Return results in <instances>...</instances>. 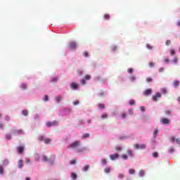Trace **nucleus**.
<instances>
[{
  "instance_id": "obj_9",
  "label": "nucleus",
  "mask_w": 180,
  "mask_h": 180,
  "mask_svg": "<svg viewBox=\"0 0 180 180\" xmlns=\"http://www.w3.org/2000/svg\"><path fill=\"white\" fill-rule=\"evenodd\" d=\"M161 123H162V124H168L169 123V120H168V118H162L160 120Z\"/></svg>"
},
{
  "instance_id": "obj_33",
  "label": "nucleus",
  "mask_w": 180,
  "mask_h": 180,
  "mask_svg": "<svg viewBox=\"0 0 180 180\" xmlns=\"http://www.w3.org/2000/svg\"><path fill=\"white\" fill-rule=\"evenodd\" d=\"M101 162L104 164V165H106V164L108 163V160H106V159H102Z\"/></svg>"
},
{
  "instance_id": "obj_61",
  "label": "nucleus",
  "mask_w": 180,
  "mask_h": 180,
  "mask_svg": "<svg viewBox=\"0 0 180 180\" xmlns=\"http://www.w3.org/2000/svg\"><path fill=\"white\" fill-rule=\"evenodd\" d=\"M81 83L82 85H85L86 82H85V79H83L82 81H81Z\"/></svg>"
},
{
  "instance_id": "obj_51",
  "label": "nucleus",
  "mask_w": 180,
  "mask_h": 180,
  "mask_svg": "<svg viewBox=\"0 0 180 180\" xmlns=\"http://www.w3.org/2000/svg\"><path fill=\"white\" fill-rule=\"evenodd\" d=\"M146 47H147V49H148L149 50L153 49V46H151V45H150V44H147V45H146Z\"/></svg>"
},
{
  "instance_id": "obj_10",
  "label": "nucleus",
  "mask_w": 180,
  "mask_h": 180,
  "mask_svg": "<svg viewBox=\"0 0 180 180\" xmlns=\"http://www.w3.org/2000/svg\"><path fill=\"white\" fill-rule=\"evenodd\" d=\"M152 92L153 91L150 89H148L143 92V95H145V96H148V95H151Z\"/></svg>"
},
{
  "instance_id": "obj_46",
  "label": "nucleus",
  "mask_w": 180,
  "mask_h": 180,
  "mask_svg": "<svg viewBox=\"0 0 180 180\" xmlns=\"http://www.w3.org/2000/svg\"><path fill=\"white\" fill-rule=\"evenodd\" d=\"M44 101L45 102H47V101H49V96H44Z\"/></svg>"
},
{
  "instance_id": "obj_32",
  "label": "nucleus",
  "mask_w": 180,
  "mask_h": 180,
  "mask_svg": "<svg viewBox=\"0 0 180 180\" xmlns=\"http://www.w3.org/2000/svg\"><path fill=\"white\" fill-rule=\"evenodd\" d=\"M157 134H158V129H155L153 132V135L155 137L157 136Z\"/></svg>"
},
{
  "instance_id": "obj_35",
  "label": "nucleus",
  "mask_w": 180,
  "mask_h": 180,
  "mask_svg": "<svg viewBox=\"0 0 180 180\" xmlns=\"http://www.w3.org/2000/svg\"><path fill=\"white\" fill-rule=\"evenodd\" d=\"M84 79H86V80H89V79H91V75H86L85 76V77H84Z\"/></svg>"
},
{
  "instance_id": "obj_11",
  "label": "nucleus",
  "mask_w": 180,
  "mask_h": 180,
  "mask_svg": "<svg viewBox=\"0 0 180 180\" xmlns=\"http://www.w3.org/2000/svg\"><path fill=\"white\" fill-rule=\"evenodd\" d=\"M70 87L72 89H78V84L75 82L71 84Z\"/></svg>"
},
{
  "instance_id": "obj_21",
  "label": "nucleus",
  "mask_w": 180,
  "mask_h": 180,
  "mask_svg": "<svg viewBox=\"0 0 180 180\" xmlns=\"http://www.w3.org/2000/svg\"><path fill=\"white\" fill-rule=\"evenodd\" d=\"M139 175V176H144V175H145L144 170H140Z\"/></svg>"
},
{
  "instance_id": "obj_36",
  "label": "nucleus",
  "mask_w": 180,
  "mask_h": 180,
  "mask_svg": "<svg viewBox=\"0 0 180 180\" xmlns=\"http://www.w3.org/2000/svg\"><path fill=\"white\" fill-rule=\"evenodd\" d=\"M115 150L116 151H122V147H120V146H117V147L115 148Z\"/></svg>"
},
{
  "instance_id": "obj_28",
  "label": "nucleus",
  "mask_w": 180,
  "mask_h": 180,
  "mask_svg": "<svg viewBox=\"0 0 180 180\" xmlns=\"http://www.w3.org/2000/svg\"><path fill=\"white\" fill-rule=\"evenodd\" d=\"M174 86H178L179 85V81L175 80L173 83Z\"/></svg>"
},
{
  "instance_id": "obj_40",
  "label": "nucleus",
  "mask_w": 180,
  "mask_h": 180,
  "mask_svg": "<svg viewBox=\"0 0 180 180\" xmlns=\"http://www.w3.org/2000/svg\"><path fill=\"white\" fill-rule=\"evenodd\" d=\"M170 54H171V56H174L175 55V51L174 49H170Z\"/></svg>"
},
{
  "instance_id": "obj_20",
  "label": "nucleus",
  "mask_w": 180,
  "mask_h": 180,
  "mask_svg": "<svg viewBox=\"0 0 180 180\" xmlns=\"http://www.w3.org/2000/svg\"><path fill=\"white\" fill-rule=\"evenodd\" d=\"M104 19L105 20H109V19H110V15H109V14H105Z\"/></svg>"
},
{
  "instance_id": "obj_26",
  "label": "nucleus",
  "mask_w": 180,
  "mask_h": 180,
  "mask_svg": "<svg viewBox=\"0 0 180 180\" xmlns=\"http://www.w3.org/2000/svg\"><path fill=\"white\" fill-rule=\"evenodd\" d=\"M129 79H130V81H131V82H134V81H136V77L132 75V76L129 77Z\"/></svg>"
},
{
  "instance_id": "obj_34",
  "label": "nucleus",
  "mask_w": 180,
  "mask_h": 180,
  "mask_svg": "<svg viewBox=\"0 0 180 180\" xmlns=\"http://www.w3.org/2000/svg\"><path fill=\"white\" fill-rule=\"evenodd\" d=\"M99 109H105V105L103 104H98Z\"/></svg>"
},
{
  "instance_id": "obj_57",
  "label": "nucleus",
  "mask_w": 180,
  "mask_h": 180,
  "mask_svg": "<svg viewBox=\"0 0 180 180\" xmlns=\"http://www.w3.org/2000/svg\"><path fill=\"white\" fill-rule=\"evenodd\" d=\"M73 104H74L75 105H79V101H75V102L73 103Z\"/></svg>"
},
{
  "instance_id": "obj_54",
  "label": "nucleus",
  "mask_w": 180,
  "mask_h": 180,
  "mask_svg": "<svg viewBox=\"0 0 180 180\" xmlns=\"http://www.w3.org/2000/svg\"><path fill=\"white\" fill-rule=\"evenodd\" d=\"M133 71H134V70H133L132 68L128 69V72H129V74H131V73L133 72Z\"/></svg>"
},
{
  "instance_id": "obj_7",
  "label": "nucleus",
  "mask_w": 180,
  "mask_h": 180,
  "mask_svg": "<svg viewBox=\"0 0 180 180\" xmlns=\"http://www.w3.org/2000/svg\"><path fill=\"white\" fill-rule=\"evenodd\" d=\"M14 136H18V134H25V132H23V130L18 129L13 131Z\"/></svg>"
},
{
  "instance_id": "obj_4",
  "label": "nucleus",
  "mask_w": 180,
  "mask_h": 180,
  "mask_svg": "<svg viewBox=\"0 0 180 180\" xmlns=\"http://www.w3.org/2000/svg\"><path fill=\"white\" fill-rule=\"evenodd\" d=\"M46 126L48 127H51V126H58V122L56 120L53 122H46Z\"/></svg>"
},
{
  "instance_id": "obj_16",
  "label": "nucleus",
  "mask_w": 180,
  "mask_h": 180,
  "mask_svg": "<svg viewBox=\"0 0 180 180\" xmlns=\"http://www.w3.org/2000/svg\"><path fill=\"white\" fill-rule=\"evenodd\" d=\"M18 167L23 168V161H22L21 160L18 161Z\"/></svg>"
},
{
  "instance_id": "obj_56",
  "label": "nucleus",
  "mask_w": 180,
  "mask_h": 180,
  "mask_svg": "<svg viewBox=\"0 0 180 180\" xmlns=\"http://www.w3.org/2000/svg\"><path fill=\"white\" fill-rule=\"evenodd\" d=\"M176 144H180V138L176 139Z\"/></svg>"
},
{
  "instance_id": "obj_42",
  "label": "nucleus",
  "mask_w": 180,
  "mask_h": 180,
  "mask_svg": "<svg viewBox=\"0 0 180 180\" xmlns=\"http://www.w3.org/2000/svg\"><path fill=\"white\" fill-rule=\"evenodd\" d=\"M117 46H112L111 47V50H112V51H115V50H117Z\"/></svg>"
},
{
  "instance_id": "obj_6",
  "label": "nucleus",
  "mask_w": 180,
  "mask_h": 180,
  "mask_svg": "<svg viewBox=\"0 0 180 180\" xmlns=\"http://www.w3.org/2000/svg\"><path fill=\"white\" fill-rule=\"evenodd\" d=\"M69 47L70 50H74V49H76L77 47V43L74 42V41H71L69 44Z\"/></svg>"
},
{
  "instance_id": "obj_41",
  "label": "nucleus",
  "mask_w": 180,
  "mask_h": 180,
  "mask_svg": "<svg viewBox=\"0 0 180 180\" xmlns=\"http://www.w3.org/2000/svg\"><path fill=\"white\" fill-rule=\"evenodd\" d=\"M127 154H129L130 157H133V152L131 150H127Z\"/></svg>"
},
{
  "instance_id": "obj_30",
  "label": "nucleus",
  "mask_w": 180,
  "mask_h": 180,
  "mask_svg": "<svg viewBox=\"0 0 180 180\" xmlns=\"http://www.w3.org/2000/svg\"><path fill=\"white\" fill-rule=\"evenodd\" d=\"M136 103V101L134 100H130L129 101V105L132 106V105H134Z\"/></svg>"
},
{
  "instance_id": "obj_29",
  "label": "nucleus",
  "mask_w": 180,
  "mask_h": 180,
  "mask_svg": "<svg viewBox=\"0 0 180 180\" xmlns=\"http://www.w3.org/2000/svg\"><path fill=\"white\" fill-rule=\"evenodd\" d=\"M153 157H154L155 158H158V152H154L152 154Z\"/></svg>"
},
{
  "instance_id": "obj_22",
  "label": "nucleus",
  "mask_w": 180,
  "mask_h": 180,
  "mask_svg": "<svg viewBox=\"0 0 180 180\" xmlns=\"http://www.w3.org/2000/svg\"><path fill=\"white\" fill-rule=\"evenodd\" d=\"M45 139H44V136H41V135L38 137V140H39V141H44Z\"/></svg>"
},
{
  "instance_id": "obj_59",
  "label": "nucleus",
  "mask_w": 180,
  "mask_h": 180,
  "mask_svg": "<svg viewBox=\"0 0 180 180\" xmlns=\"http://www.w3.org/2000/svg\"><path fill=\"white\" fill-rule=\"evenodd\" d=\"M149 66H150V67H154V63H153V62H149Z\"/></svg>"
},
{
  "instance_id": "obj_53",
  "label": "nucleus",
  "mask_w": 180,
  "mask_h": 180,
  "mask_svg": "<svg viewBox=\"0 0 180 180\" xmlns=\"http://www.w3.org/2000/svg\"><path fill=\"white\" fill-rule=\"evenodd\" d=\"M83 56H84V57H88V52L84 51V52L83 53Z\"/></svg>"
},
{
  "instance_id": "obj_14",
  "label": "nucleus",
  "mask_w": 180,
  "mask_h": 180,
  "mask_svg": "<svg viewBox=\"0 0 180 180\" xmlns=\"http://www.w3.org/2000/svg\"><path fill=\"white\" fill-rule=\"evenodd\" d=\"M90 134H84L82 136V139L84 140L85 139H88L89 137H90Z\"/></svg>"
},
{
  "instance_id": "obj_37",
  "label": "nucleus",
  "mask_w": 180,
  "mask_h": 180,
  "mask_svg": "<svg viewBox=\"0 0 180 180\" xmlns=\"http://www.w3.org/2000/svg\"><path fill=\"white\" fill-rule=\"evenodd\" d=\"M102 119H108V114H103L101 115Z\"/></svg>"
},
{
  "instance_id": "obj_13",
  "label": "nucleus",
  "mask_w": 180,
  "mask_h": 180,
  "mask_svg": "<svg viewBox=\"0 0 180 180\" xmlns=\"http://www.w3.org/2000/svg\"><path fill=\"white\" fill-rule=\"evenodd\" d=\"M89 168H91V166H89V165H86L83 167L82 171L84 172H86V171H88Z\"/></svg>"
},
{
  "instance_id": "obj_8",
  "label": "nucleus",
  "mask_w": 180,
  "mask_h": 180,
  "mask_svg": "<svg viewBox=\"0 0 180 180\" xmlns=\"http://www.w3.org/2000/svg\"><path fill=\"white\" fill-rule=\"evenodd\" d=\"M110 158L112 160V161L117 160L119 158V155L117 153L110 155Z\"/></svg>"
},
{
  "instance_id": "obj_12",
  "label": "nucleus",
  "mask_w": 180,
  "mask_h": 180,
  "mask_svg": "<svg viewBox=\"0 0 180 180\" xmlns=\"http://www.w3.org/2000/svg\"><path fill=\"white\" fill-rule=\"evenodd\" d=\"M17 150H18V153L19 154H22L23 153L24 148H23V146H18L17 148Z\"/></svg>"
},
{
  "instance_id": "obj_45",
  "label": "nucleus",
  "mask_w": 180,
  "mask_h": 180,
  "mask_svg": "<svg viewBox=\"0 0 180 180\" xmlns=\"http://www.w3.org/2000/svg\"><path fill=\"white\" fill-rule=\"evenodd\" d=\"M170 141H172V143H175L176 140H175V137L172 136L170 138Z\"/></svg>"
},
{
  "instance_id": "obj_25",
  "label": "nucleus",
  "mask_w": 180,
  "mask_h": 180,
  "mask_svg": "<svg viewBox=\"0 0 180 180\" xmlns=\"http://www.w3.org/2000/svg\"><path fill=\"white\" fill-rule=\"evenodd\" d=\"M61 99H63V97H61V96H58L56 97V102H60V101H61Z\"/></svg>"
},
{
  "instance_id": "obj_23",
  "label": "nucleus",
  "mask_w": 180,
  "mask_h": 180,
  "mask_svg": "<svg viewBox=\"0 0 180 180\" xmlns=\"http://www.w3.org/2000/svg\"><path fill=\"white\" fill-rule=\"evenodd\" d=\"M27 89V85H26V84H22L21 85V89H23L24 91L26 90Z\"/></svg>"
},
{
  "instance_id": "obj_52",
  "label": "nucleus",
  "mask_w": 180,
  "mask_h": 180,
  "mask_svg": "<svg viewBox=\"0 0 180 180\" xmlns=\"http://www.w3.org/2000/svg\"><path fill=\"white\" fill-rule=\"evenodd\" d=\"M162 94H167V89H162Z\"/></svg>"
},
{
  "instance_id": "obj_48",
  "label": "nucleus",
  "mask_w": 180,
  "mask_h": 180,
  "mask_svg": "<svg viewBox=\"0 0 180 180\" xmlns=\"http://www.w3.org/2000/svg\"><path fill=\"white\" fill-rule=\"evenodd\" d=\"M118 176H119L120 179H123V178H124V174H119Z\"/></svg>"
},
{
  "instance_id": "obj_24",
  "label": "nucleus",
  "mask_w": 180,
  "mask_h": 180,
  "mask_svg": "<svg viewBox=\"0 0 180 180\" xmlns=\"http://www.w3.org/2000/svg\"><path fill=\"white\" fill-rule=\"evenodd\" d=\"M22 115H23V116H27V115H28V111H27V110H23L22 111Z\"/></svg>"
},
{
  "instance_id": "obj_47",
  "label": "nucleus",
  "mask_w": 180,
  "mask_h": 180,
  "mask_svg": "<svg viewBox=\"0 0 180 180\" xmlns=\"http://www.w3.org/2000/svg\"><path fill=\"white\" fill-rule=\"evenodd\" d=\"M173 63H174V64H176V63H178V58L176 57L174 58Z\"/></svg>"
},
{
  "instance_id": "obj_64",
  "label": "nucleus",
  "mask_w": 180,
  "mask_h": 180,
  "mask_svg": "<svg viewBox=\"0 0 180 180\" xmlns=\"http://www.w3.org/2000/svg\"><path fill=\"white\" fill-rule=\"evenodd\" d=\"M176 25H177V26H180V21L179 20L176 22Z\"/></svg>"
},
{
  "instance_id": "obj_62",
  "label": "nucleus",
  "mask_w": 180,
  "mask_h": 180,
  "mask_svg": "<svg viewBox=\"0 0 180 180\" xmlns=\"http://www.w3.org/2000/svg\"><path fill=\"white\" fill-rule=\"evenodd\" d=\"M141 112H144V110H146V108H144V106L141 107Z\"/></svg>"
},
{
  "instance_id": "obj_50",
  "label": "nucleus",
  "mask_w": 180,
  "mask_h": 180,
  "mask_svg": "<svg viewBox=\"0 0 180 180\" xmlns=\"http://www.w3.org/2000/svg\"><path fill=\"white\" fill-rule=\"evenodd\" d=\"M0 174H4V167L2 166H0Z\"/></svg>"
},
{
  "instance_id": "obj_5",
  "label": "nucleus",
  "mask_w": 180,
  "mask_h": 180,
  "mask_svg": "<svg viewBox=\"0 0 180 180\" xmlns=\"http://www.w3.org/2000/svg\"><path fill=\"white\" fill-rule=\"evenodd\" d=\"M152 98L154 102H158V98H161V94L160 93H156V94L155 96H153Z\"/></svg>"
},
{
  "instance_id": "obj_44",
  "label": "nucleus",
  "mask_w": 180,
  "mask_h": 180,
  "mask_svg": "<svg viewBox=\"0 0 180 180\" xmlns=\"http://www.w3.org/2000/svg\"><path fill=\"white\" fill-rule=\"evenodd\" d=\"M121 157H122V158H123V160H127V158H128L127 155H122Z\"/></svg>"
},
{
  "instance_id": "obj_39",
  "label": "nucleus",
  "mask_w": 180,
  "mask_h": 180,
  "mask_svg": "<svg viewBox=\"0 0 180 180\" xmlns=\"http://www.w3.org/2000/svg\"><path fill=\"white\" fill-rule=\"evenodd\" d=\"M146 81H147V82H153V78H151V77H147V78H146Z\"/></svg>"
},
{
  "instance_id": "obj_17",
  "label": "nucleus",
  "mask_w": 180,
  "mask_h": 180,
  "mask_svg": "<svg viewBox=\"0 0 180 180\" xmlns=\"http://www.w3.org/2000/svg\"><path fill=\"white\" fill-rule=\"evenodd\" d=\"M44 143H45V144H50V143H51V139L46 138L44 139Z\"/></svg>"
},
{
  "instance_id": "obj_1",
  "label": "nucleus",
  "mask_w": 180,
  "mask_h": 180,
  "mask_svg": "<svg viewBox=\"0 0 180 180\" xmlns=\"http://www.w3.org/2000/svg\"><path fill=\"white\" fill-rule=\"evenodd\" d=\"M68 148H72L73 150H75L77 153H82V151L86 150V148L81 147V141H76L71 143Z\"/></svg>"
},
{
  "instance_id": "obj_27",
  "label": "nucleus",
  "mask_w": 180,
  "mask_h": 180,
  "mask_svg": "<svg viewBox=\"0 0 180 180\" xmlns=\"http://www.w3.org/2000/svg\"><path fill=\"white\" fill-rule=\"evenodd\" d=\"M104 172H105V174H109V172H110V167H107L104 169Z\"/></svg>"
},
{
  "instance_id": "obj_38",
  "label": "nucleus",
  "mask_w": 180,
  "mask_h": 180,
  "mask_svg": "<svg viewBox=\"0 0 180 180\" xmlns=\"http://www.w3.org/2000/svg\"><path fill=\"white\" fill-rule=\"evenodd\" d=\"M70 164H71V165H74L77 164V160H71Z\"/></svg>"
},
{
  "instance_id": "obj_31",
  "label": "nucleus",
  "mask_w": 180,
  "mask_h": 180,
  "mask_svg": "<svg viewBox=\"0 0 180 180\" xmlns=\"http://www.w3.org/2000/svg\"><path fill=\"white\" fill-rule=\"evenodd\" d=\"M8 164H9V161L8 160H4V162H3V165H8Z\"/></svg>"
},
{
  "instance_id": "obj_15",
  "label": "nucleus",
  "mask_w": 180,
  "mask_h": 180,
  "mask_svg": "<svg viewBox=\"0 0 180 180\" xmlns=\"http://www.w3.org/2000/svg\"><path fill=\"white\" fill-rule=\"evenodd\" d=\"M71 178L72 179H77L78 178V176L75 173H71Z\"/></svg>"
},
{
  "instance_id": "obj_58",
  "label": "nucleus",
  "mask_w": 180,
  "mask_h": 180,
  "mask_svg": "<svg viewBox=\"0 0 180 180\" xmlns=\"http://www.w3.org/2000/svg\"><path fill=\"white\" fill-rule=\"evenodd\" d=\"M164 68H160V69H159V72H164Z\"/></svg>"
},
{
  "instance_id": "obj_60",
  "label": "nucleus",
  "mask_w": 180,
  "mask_h": 180,
  "mask_svg": "<svg viewBox=\"0 0 180 180\" xmlns=\"http://www.w3.org/2000/svg\"><path fill=\"white\" fill-rule=\"evenodd\" d=\"M121 116H122V119H124L127 115H126V114H124V113L122 112V113L121 114Z\"/></svg>"
},
{
  "instance_id": "obj_43",
  "label": "nucleus",
  "mask_w": 180,
  "mask_h": 180,
  "mask_svg": "<svg viewBox=\"0 0 180 180\" xmlns=\"http://www.w3.org/2000/svg\"><path fill=\"white\" fill-rule=\"evenodd\" d=\"M165 44L166 46H169L171 44V40H167Z\"/></svg>"
},
{
  "instance_id": "obj_63",
  "label": "nucleus",
  "mask_w": 180,
  "mask_h": 180,
  "mask_svg": "<svg viewBox=\"0 0 180 180\" xmlns=\"http://www.w3.org/2000/svg\"><path fill=\"white\" fill-rule=\"evenodd\" d=\"M169 151L170 153H174V148H171L169 150Z\"/></svg>"
},
{
  "instance_id": "obj_55",
  "label": "nucleus",
  "mask_w": 180,
  "mask_h": 180,
  "mask_svg": "<svg viewBox=\"0 0 180 180\" xmlns=\"http://www.w3.org/2000/svg\"><path fill=\"white\" fill-rule=\"evenodd\" d=\"M103 95H105L103 91H101L100 93H98V96H103Z\"/></svg>"
},
{
  "instance_id": "obj_19",
  "label": "nucleus",
  "mask_w": 180,
  "mask_h": 180,
  "mask_svg": "<svg viewBox=\"0 0 180 180\" xmlns=\"http://www.w3.org/2000/svg\"><path fill=\"white\" fill-rule=\"evenodd\" d=\"M129 172L131 175H134V174H136V170L133 169H130L129 170Z\"/></svg>"
},
{
  "instance_id": "obj_3",
  "label": "nucleus",
  "mask_w": 180,
  "mask_h": 180,
  "mask_svg": "<svg viewBox=\"0 0 180 180\" xmlns=\"http://www.w3.org/2000/svg\"><path fill=\"white\" fill-rule=\"evenodd\" d=\"M134 148L136 150H144L146 148V144H141L139 145V143H136L134 146Z\"/></svg>"
},
{
  "instance_id": "obj_49",
  "label": "nucleus",
  "mask_w": 180,
  "mask_h": 180,
  "mask_svg": "<svg viewBox=\"0 0 180 180\" xmlns=\"http://www.w3.org/2000/svg\"><path fill=\"white\" fill-rule=\"evenodd\" d=\"M165 113H166V115H171V110H166L165 111Z\"/></svg>"
},
{
  "instance_id": "obj_18",
  "label": "nucleus",
  "mask_w": 180,
  "mask_h": 180,
  "mask_svg": "<svg viewBox=\"0 0 180 180\" xmlns=\"http://www.w3.org/2000/svg\"><path fill=\"white\" fill-rule=\"evenodd\" d=\"M6 140H11L12 136L11 135V134H6Z\"/></svg>"
},
{
  "instance_id": "obj_2",
  "label": "nucleus",
  "mask_w": 180,
  "mask_h": 180,
  "mask_svg": "<svg viewBox=\"0 0 180 180\" xmlns=\"http://www.w3.org/2000/svg\"><path fill=\"white\" fill-rule=\"evenodd\" d=\"M42 161L44 162H49L51 165H53L54 164V159L49 158L46 155H42Z\"/></svg>"
}]
</instances>
